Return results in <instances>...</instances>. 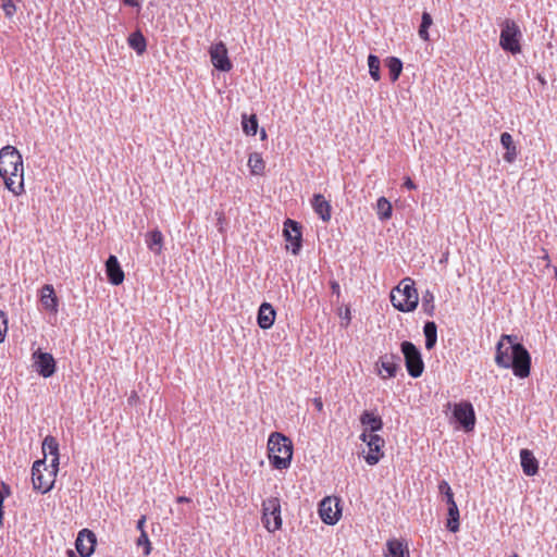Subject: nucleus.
I'll use <instances>...</instances> for the list:
<instances>
[{"mask_svg": "<svg viewBox=\"0 0 557 557\" xmlns=\"http://www.w3.org/2000/svg\"><path fill=\"white\" fill-rule=\"evenodd\" d=\"M512 335H503L496 346L495 362L504 369H512L516 376L520 379L528 377L531 370V356L527 348L515 343Z\"/></svg>", "mask_w": 557, "mask_h": 557, "instance_id": "1", "label": "nucleus"}, {"mask_svg": "<svg viewBox=\"0 0 557 557\" xmlns=\"http://www.w3.org/2000/svg\"><path fill=\"white\" fill-rule=\"evenodd\" d=\"M0 176L5 187L15 196L24 193V168L20 151L13 146L0 150Z\"/></svg>", "mask_w": 557, "mask_h": 557, "instance_id": "2", "label": "nucleus"}, {"mask_svg": "<svg viewBox=\"0 0 557 557\" xmlns=\"http://www.w3.org/2000/svg\"><path fill=\"white\" fill-rule=\"evenodd\" d=\"M269 460L277 470L287 469L293 458V443L285 435L274 432L268 441Z\"/></svg>", "mask_w": 557, "mask_h": 557, "instance_id": "3", "label": "nucleus"}, {"mask_svg": "<svg viewBox=\"0 0 557 557\" xmlns=\"http://www.w3.org/2000/svg\"><path fill=\"white\" fill-rule=\"evenodd\" d=\"M391 302L400 312H411L419 304L414 282L410 277L401 280L398 286L391 292Z\"/></svg>", "mask_w": 557, "mask_h": 557, "instance_id": "4", "label": "nucleus"}, {"mask_svg": "<svg viewBox=\"0 0 557 557\" xmlns=\"http://www.w3.org/2000/svg\"><path fill=\"white\" fill-rule=\"evenodd\" d=\"M500 26L499 46L502 49L511 54L520 53L522 33L519 25L515 21L507 18Z\"/></svg>", "mask_w": 557, "mask_h": 557, "instance_id": "5", "label": "nucleus"}, {"mask_svg": "<svg viewBox=\"0 0 557 557\" xmlns=\"http://www.w3.org/2000/svg\"><path fill=\"white\" fill-rule=\"evenodd\" d=\"M55 474L49 471L46 458L36 460L32 467V482L35 491L46 494L50 492L55 483Z\"/></svg>", "mask_w": 557, "mask_h": 557, "instance_id": "6", "label": "nucleus"}, {"mask_svg": "<svg viewBox=\"0 0 557 557\" xmlns=\"http://www.w3.org/2000/svg\"><path fill=\"white\" fill-rule=\"evenodd\" d=\"M400 348L408 374L413 379L420 377L424 370L421 351L413 343L408 341L403 342Z\"/></svg>", "mask_w": 557, "mask_h": 557, "instance_id": "7", "label": "nucleus"}, {"mask_svg": "<svg viewBox=\"0 0 557 557\" xmlns=\"http://www.w3.org/2000/svg\"><path fill=\"white\" fill-rule=\"evenodd\" d=\"M438 492L443 496V499L447 504V522L446 528L450 532H457L459 530V509L454 498L453 490L449 483L445 480H442L438 483Z\"/></svg>", "mask_w": 557, "mask_h": 557, "instance_id": "8", "label": "nucleus"}, {"mask_svg": "<svg viewBox=\"0 0 557 557\" xmlns=\"http://www.w3.org/2000/svg\"><path fill=\"white\" fill-rule=\"evenodd\" d=\"M262 522L269 532H275L282 527L281 502L270 497L262 503Z\"/></svg>", "mask_w": 557, "mask_h": 557, "instance_id": "9", "label": "nucleus"}, {"mask_svg": "<svg viewBox=\"0 0 557 557\" xmlns=\"http://www.w3.org/2000/svg\"><path fill=\"white\" fill-rule=\"evenodd\" d=\"M283 235L285 240L289 243L287 249H290L292 253L297 256L302 247V233L300 223L287 219L284 222Z\"/></svg>", "mask_w": 557, "mask_h": 557, "instance_id": "10", "label": "nucleus"}, {"mask_svg": "<svg viewBox=\"0 0 557 557\" xmlns=\"http://www.w3.org/2000/svg\"><path fill=\"white\" fill-rule=\"evenodd\" d=\"M454 418L463 428L465 431H472L475 425V412L473 406L469 401L455 404Z\"/></svg>", "mask_w": 557, "mask_h": 557, "instance_id": "11", "label": "nucleus"}, {"mask_svg": "<svg viewBox=\"0 0 557 557\" xmlns=\"http://www.w3.org/2000/svg\"><path fill=\"white\" fill-rule=\"evenodd\" d=\"M34 367L36 372L47 379L55 373V360L49 352L37 349L33 352Z\"/></svg>", "mask_w": 557, "mask_h": 557, "instance_id": "12", "label": "nucleus"}, {"mask_svg": "<svg viewBox=\"0 0 557 557\" xmlns=\"http://www.w3.org/2000/svg\"><path fill=\"white\" fill-rule=\"evenodd\" d=\"M210 59L213 66L221 72H228L233 64L227 54V48L224 42L219 41L210 47Z\"/></svg>", "mask_w": 557, "mask_h": 557, "instance_id": "13", "label": "nucleus"}, {"mask_svg": "<svg viewBox=\"0 0 557 557\" xmlns=\"http://www.w3.org/2000/svg\"><path fill=\"white\" fill-rule=\"evenodd\" d=\"M97 544L96 534L89 529H83L78 532L75 548L82 557H89L94 554Z\"/></svg>", "mask_w": 557, "mask_h": 557, "instance_id": "14", "label": "nucleus"}, {"mask_svg": "<svg viewBox=\"0 0 557 557\" xmlns=\"http://www.w3.org/2000/svg\"><path fill=\"white\" fill-rule=\"evenodd\" d=\"M319 515L324 523L334 525L341 517V509L334 499L326 497L320 503Z\"/></svg>", "mask_w": 557, "mask_h": 557, "instance_id": "15", "label": "nucleus"}, {"mask_svg": "<svg viewBox=\"0 0 557 557\" xmlns=\"http://www.w3.org/2000/svg\"><path fill=\"white\" fill-rule=\"evenodd\" d=\"M384 446V440L377 434H370L368 441L369 454L364 457L366 461L370 466L376 465L383 457L382 447Z\"/></svg>", "mask_w": 557, "mask_h": 557, "instance_id": "16", "label": "nucleus"}, {"mask_svg": "<svg viewBox=\"0 0 557 557\" xmlns=\"http://www.w3.org/2000/svg\"><path fill=\"white\" fill-rule=\"evenodd\" d=\"M106 273L112 285H120L124 281V272L114 255H110L106 261Z\"/></svg>", "mask_w": 557, "mask_h": 557, "instance_id": "17", "label": "nucleus"}, {"mask_svg": "<svg viewBox=\"0 0 557 557\" xmlns=\"http://www.w3.org/2000/svg\"><path fill=\"white\" fill-rule=\"evenodd\" d=\"M311 206L323 222H329L332 216V207L329 200L321 194L313 195Z\"/></svg>", "mask_w": 557, "mask_h": 557, "instance_id": "18", "label": "nucleus"}, {"mask_svg": "<svg viewBox=\"0 0 557 557\" xmlns=\"http://www.w3.org/2000/svg\"><path fill=\"white\" fill-rule=\"evenodd\" d=\"M276 312L272 305L269 302H262L258 310L257 322L260 329H270L275 321Z\"/></svg>", "mask_w": 557, "mask_h": 557, "instance_id": "19", "label": "nucleus"}, {"mask_svg": "<svg viewBox=\"0 0 557 557\" xmlns=\"http://www.w3.org/2000/svg\"><path fill=\"white\" fill-rule=\"evenodd\" d=\"M40 302L45 310L57 314L58 313V298L52 285H44L41 288Z\"/></svg>", "mask_w": 557, "mask_h": 557, "instance_id": "20", "label": "nucleus"}, {"mask_svg": "<svg viewBox=\"0 0 557 557\" xmlns=\"http://www.w3.org/2000/svg\"><path fill=\"white\" fill-rule=\"evenodd\" d=\"M520 463L525 475L533 476L539 471V461L529 449L520 450Z\"/></svg>", "mask_w": 557, "mask_h": 557, "instance_id": "21", "label": "nucleus"}, {"mask_svg": "<svg viewBox=\"0 0 557 557\" xmlns=\"http://www.w3.org/2000/svg\"><path fill=\"white\" fill-rule=\"evenodd\" d=\"M360 423L364 426L366 431L371 433L381 431L383 429L382 418L369 410H364L361 413Z\"/></svg>", "mask_w": 557, "mask_h": 557, "instance_id": "22", "label": "nucleus"}, {"mask_svg": "<svg viewBox=\"0 0 557 557\" xmlns=\"http://www.w3.org/2000/svg\"><path fill=\"white\" fill-rule=\"evenodd\" d=\"M500 144L506 149L503 157L504 160L508 163H512L517 158V147L513 143L512 136L507 132L502 133Z\"/></svg>", "mask_w": 557, "mask_h": 557, "instance_id": "23", "label": "nucleus"}, {"mask_svg": "<svg viewBox=\"0 0 557 557\" xmlns=\"http://www.w3.org/2000/svg\"><path fill=\"white\" fill-rule=\"evenodd\" d=\"M146 244L148 249L154 255H160L163 247V235L158 228L147 233Z\"/></svg>", "mask_w": 557, "mask_h": 557, "instance_id": "24", "label": "nucleus"}, {"mask_svg": "<svg viewBox=\"0 0 557 557\" xmlns=\"http://www.w3.org/2000/svg\"><path fill=\"white\" fill-rule=\"evenodd\" d=\"M386 553L384 557H405L409 552L404 543L397 539H392L386 542Z\"/></svg>", "mask_w": 557, "mask_h": 557, "instance_id": "25", "label": "nucleus"}, {"mask_svg": "<svg viewBox=\"0 0 557 557\" xmlns=\"http://www.w3.org/2000/svg\"><path fill=\"white\" fill-rule=\"evenodd\" d=\"M400 358L395 355H385L381 357L380 363L381 368L387 373L385 377H394L399 370V361Z\"/></svg>", "mask_w": 557, "mask_h": 557, "instance_id": "26", "label": "nucleus"}, {"mask_svg": "<svg viewBox=\"0 0 557 557\" xmlns=\"http://www.w3.org/2000/svg\"><path fill=\"white\" fill-rule=\"evenodd\" d=\"M425 337V348L431 350L437 343V325L434 321H426L423 326Z\"/></svg>", "mask_w": 557, "mask_h": 557, "instance_id": "27", "label": "nucleus"}, {"mask_svg": "<svg viewBox=\"0 0 557 557\" xmlns=\"http://www.w3.org/2000/svg\"><path fill=\"white\" fill-rule=\"evenodd\" d=\"M127 42L137 54L141 55L146 52L147 41L140 30L132 33L127 38Z\"/></svg>", "mask_w": 557, "mask_h": 557, "instance_id": "28", "label": "nucleus"}, {"mask_svg": "<svg viewBox=\"0 0 557 557\" xmlns=\"http://www.w3.org/2000/svg\"><path fill=\"white\" fill-rule=\"evenodd\" d=\"M386 66L389 72V78L392 82H396L403 71V62L399 58L396 57H389L386 59Z\"/></svg>", "mask_w": 557, "mask_h": 557, "instance_id": "29", "label": "nucleus"}, {"mask_svg": "<svg viewBox=\"0 0 557 557\" xmlns=\"http://www.w3.org/2000/svg\"><path fill=\"white\" fill-rule=\"evenodd\" d=\"M393 212L392 203L385 198L380 197L376 201V214L381 221L391 219Z\"/></svg>", "mask_w": 557, "mask_h": 557, "instance_id": "30", "label": "nucleus"}, {"mask_svg": "<svg viewBox=\"0 0 557 557\" xmlns=\"http://www.w3.org/2000/svg\"><path fill=\"white\" fill-rule=\"evenodd\" d=\"M243 131L248 136H255L258 132V119L255 114L242 116Z\"/></svg>", "mask_w": 557, "mask_h": 557, "instance_id": "31", "label": "nucleus"}, {"mask_svg": "<svg viewBox=\"0 0 557 557\" xmlns=\"http://www.w3.org/2000/svg\"><path fill=\"white\" fill-rule=\"evenodd\" d=\"M248 166L250 169L251 174L261 175L265 168L261 154L258 152L250 153L248 159Z\"/></svg>", "mask_w": 557, "mask_h": 557, "instance_id": "32", "label": "nucleus"}, {"mask_svg": "<svg viewBox=\"0 0 557 557\" xmlns=\"http://www.w3.org/2000/svg\"><path fill=\"white\" fill-rule=\"evenodd\" d=\"M368 66H369V74L370 76L375 81L381 79V62L377 55L375 54H369L368 57Z\"/></svg>", "mask_w": 557, "mask_h": 557, "instance_id": "33", "label": "nucleus"}, {"mask_svg": "<svg viewBox=\"0 0 557 557\" xmlns=\"http://www.w3.org/2000/svg\"><path fill=\"white\" fill-rule=\"evenodd\" d=\"M422 309L425 314L433 317L435 312L434 295L431 290L426 289L422 295Z\"/></svg>", "mask_w": 557, "mask_h": 557, "instance_id": "34", "label": "nucleus"}, {"mask_svg": "<svg viewBox=\"0 0 557 557\" xmlns=\"http://www.w3.org/2000/svg\"><path fill=\"white\" fill-rule=\"evenodd\" d=\"M433 24V20L430 13L423 12L421 17V24L419 27V36L423 40H429V28Z\"/></svg>", "mask_w": 557, "mask_h": 557, "instance_id": "35", "label": "nucleus"}, {"mask_svg": "<svg viewBox=\"0 0 557 557\" xmlns=\"http://www.w3.org/2000/svg\"><path fill=\"white\" fill-rule=\"evenodd\" d=\"M42 451L44 454H49L51 456L59 454V443L55 437L51 435H47L42 442Z\"/></svg>", "mask_w": 557, "mask_h": 557, "instance_id": "36", "label": "nucleus"}, {"mask_svg": "<svg viewBox=\"0 0 557 557\" xmlns=\"http://www.w3.org/2000/svg\"><path fill=\"white\" fill-rule=\"evenodd\" d=\"M137 546H144L145 549H144V554L145 555H149L150 552H151V543L149 541V537H148V534L146 533V531H143V533H140L138 540H137Z\"/></svg>", "mask_w": 557, "mask_h": 557, "instance_id": "37", "label": "nucleus"}, {"mask_svg": "<svg viewBox=\"0 0 557 557\" xmlns=\"http://www.w3.org/2000/svg\"><path fill=\"white\" fill-rule=\"evenodd\" d=\"M2 9L7 17H12L16 12V5L13 0H4L2 3Z\"/></svg>", "mask_w": 557, "mask_h": 557, "instance_id": "38", "label": "nucleus"}, {"mask_svg": "<svg viewBox=\"0 0 557 557\" xmlns=\"http://www.w3.org/2000/svg\"><path fill=\"white\" fill-rule=\"evenodd\" d=\"M8 332V320L3 311H0V344L4 341Z\"/></svg>", "mask_w": 557, "mask_h": 557, "instance_id": "39", "label": "nucleus"}, {"mask_svg": "<svg viewBox=\"0 0 557 557\" xmlns=\"http://www.w3.org/2000/svg\"><path fill=\"white\" fill-rule=\"evenodd\" d=\"M59 462H60V455L59 454L53 455L50 466H48L49 471L55 475L58 474V471H59Z\"/></svg>", "mask_w": 557, "mask_h": 557, "instance_id": "40", "label": "nucleus"}, {"mask_svg": "<svg viewBox=\"0 0 557 557\" xmlns=\"http://www.w3.org/2000/svg\"><path fill=\"white\" fill-rule=\"evenodd\" d=\"M3 503H4V495L0 491V528L3 525Z\"/></svg>", "mask_w": 557, "mask_h": 557, "instance_id": "41", "label": "nucleus"}, {"mask_svg": "<svg viewBox=\"0 0 557 557\" xmlns=\"http://www.w3.org/2000/svg\"><path fill=\"white\" fill-rule=\"evenodd\" d=\"M404 187H406L407 189H416L417 185L410 177H406L404 182Z\"/></svg>", "mask_w": 557, "mask_h": 557, "instance_id": "42", "label": "nucleus"}, {"mask_svg": "<svg viewBox=\"0 0 557 557\" xmlns=\"http://www.w3.org/2000/svg\"><path fill=\"white\" fill-rule=\"evenodd\" d=\"M125 5L133 7V8H139L140 3L138 0H123Z\"/></svg>", "mask_w": 557, "mask_h": 557, "instance_id": "43", "label": "nucleus"}, {"mask_svg": "<svg viewBox=\"0 0 557 557\" xmlns=\"http://www.w3.org/2000/svg\"><path fill=\"white\" fill-rule=\"evenodd\" d=\"M145 523H146V517L141 516V518L137 521V525H136V528L138 530H140V533H143V531H145L144 530Z\"/></svg>", "mask_w": 557, "mask_h": 557, "instance_id": "44", "label": "nucleus"}, {"mask_svg": "<svg viewBox=\"0 0 557 557\" xmlns=\"http://www.w3.org/2000/svg\"><path fill=\"white\" fill-rule=\"evenodd\" d=\"M331 288H332L333 293H336L337 295L339 294V285L337 282H332Z\"/></svg>", "mask_w": 557, "mask_h": 557, "instance_id": "45", "label": "nucleus"}, {"mask_svg": "<svg viewBox=\"0 0 557 557\" xmlns=\"http://www.w3.org/2000/svg\"><path fill=\"white\" fill-rule=\"evenodd\" d=\"M368 431H363V433L360 435V440L362 442H366L368 444V441H369V435L367 434Z\"/></svg>", "mask_w": 557, "mask_h": 557, "instance_id": "46", "label": "nucleus"}, {"mask_svg": "<svg viewBox=\"0 0 557 557\" xmlns=\"http://www.w3.org/2000/svg\"><path fill=\"white\" fill-rule=\"evenodd\" d=\"M314 405H315L318 410H322L323 405H322L321 399H314Z\"/></svg>", "mask_w": 557, "mask_h": 557, "instance_id": "47", "label": "nucleus"}, {"mask_svg": "<svg viewBox=\"0 0 557 557\" xmlns=\"http://www.w3.org/2000/svg\"><path fill=\"white\" fill-rule=\"evenodd\" d=\"M190 502V499L186 496H178L177 497V503H188Z\"/></svg>", "mask_w": 557, "mask_h": 557, "instance_id": "48", "label": "nucleus"}, {"mask_svg": "<svg viewBox=\"0 0 557 557\" xmlns=\"http://www.w3.org/2000/svg\"><path fill=\"white\" fill-rule=\"evenodd\" d=\"M66 555H67V557H81V555H79V556H77V555L75 554V552H74V550H72V549H67Z\"/></svg>", "mask_w": 557, "mask_h": 557, "instance_id": "49", "label": "nucleus"}, {"mask_svg": "<svg viewBox=\"0 0 557 557\" xmlns=\"http://www.w3.org/2000/svg\"><path fill=\"white\" fill-rule=\"evenodd\" d=\"M260 137H261L262 140L267 138V132H265L264 128L261 129Z\"/></svg>", "mask_w": 557, "mask_h": 557, "instance_id": "50", "label": "nucleus"}, {"mask_svg": "<svg viewBox=\"0 0 557 557\" xmlns=\"http://www.w3.org/2000/svg\"><path fill=\"white\" fill-rule=\"evenodd\" d=\"M345 318H346V320H347V324H348V323H349V321H350V311H349V309H346Z\"/></svg>", "mask_w": 557, "mask_h": 557, "instance_id": "51", "label": "nucleus"}, {"mask_svg": "<svg viewBox=\"0 0 557 557\" xmlns=\"http://www.w3.org/2000/svg\"><path fill=\"white\" fill-rule=\"evenodd\" d=\"M2 486L5 490L7 495H9L10 494V487L7 484H4V483H2Z\"/></svg>", "mask_w": 557, "mask_h": 557, "instance_id": "52", "label": "nucleus"}]
</instances>
